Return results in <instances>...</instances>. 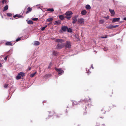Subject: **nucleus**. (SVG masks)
<instances>
[{"label":"nucleus","instance_id":"nucleus-1","mask_svg":"<svg viewBox=\"0 0 126 126\" xmlns=\"http://www.w3.org/2000/svg\"><path fill=\"white\" fill-rule=\"evenodd\" d=\"M71 42L69 41H66L65 44H64V47L65 49H70L71 48Z\"/></svg>","mask_w":126,"mask_h":126},{"label":"nucleus","instance_id":"nucleus-2","mask_svg":"<svg viewBox=\"0 0 126 126\" xmlns=\"http://www.w3.org/2000/svg\"><path fill=\"white\" fill-rule=\"evenodd\" d=\"M73 13L71 11L66 12L65 13V15H66L65 17L67 19L70 20L71 17V15Z\"/></svg>","mask_w":126,"mask_h":126},{"label":"nucleus","instance_id":"nucleus-3","mask_svg":"<svg viewBox=\"0 0 126 126\" xmlns=\"http://www.w3.org/2000/svg\"><path fill=\"white\" fill-rule=\"evenodd\" d=\"M64 46V44L62 43L61 44H58L56 47V49H60L62 48Z\"/></svg>","mask_w":126,"mask_h":126},{"label":"nucleus","instance_id":"nucleus-4","mask_svg":"<svg viewBox=\"0 0 126 126\" xmlns=\"http://www.w3.org/2000/svg\"><path fill=\"white\" fill-rule=\"evenodd\" d=\"M55 70L58 73V74L60 75H61L63 73L64 71L60 68H57L56 67L55 68Z\"/></svg>","mask_w":126,"mask_h":126},{"label":"nucleus","instance_id":"nucleus-5","mask_svg":"<svg viewBox=\"0 0 126 126\" xmlns=\"http://www.w3.org/2000/svg\"><path fill=\"white\" fill-rule=\"evenodd\" d=\"M78 22L79 24H83L84 23V19L82 18L78 19Z\"/></svg>","mask_w":126,"mask_h":126},{"label":"nucleus","instance_id":"nucleus-6","mask_svg":"<svg viewBox=\"0 0 126 126\" xmlns=\"http://www.w3.org/2000/svg\"><path fill=\"white\" fill-rule=\"evenodd\" d=\"M120 18L118 17L117 18H113L112 21V23H113L116 22H118L120 19Z\"/></svg>","mask_w":126,"mask_h":126},{"label":"nucleus","instance_id":"nucleus-7","mask_svg":"<svg viewBox=\"0 0 126 126\" xmlns=\"http://www.w3.org/2000/svg\"><path fill=\"white\" fill-rule=\"evenodd\" d=\"M64 40L62 39H56L55 40V42H60V43H62L64 42Z\"/></svg>","mask_w":126,"mask_h":126},{"label":"nucleus","instance_id":"nucleus-8","mask_svg":"<svg viewBox=\"0 0 126 126\" xmlns=\"http://www.w3.org/2000/svg\"><path fill=\"white\" fill-rule=\"evenodd\" d=\"M77 16H75L72 18V19L73 20L72 22V23L73 24H75L77 22Z\"/></svg>","mask_w":126,"mask_h":126},{"label":"nucleus","instance_id":"nucleus-9","mask_svg":"<svg viewBox=\"0 0 126 126\" xmlns=\"http://www.w3.org/2000/svg\"><path fill=\"white\" fill-rule=\"evenodd\" d=\"M109 11L110 12L112 16H113L115 14V12L113 10H112L111 9H109Z\"/></svg>","mask_w":126,"mask_h":126},{"label":"nucleus","instance_id":"nucleus-10","mask_svg":"<svg viewBox=\"0 0 126 126\" xmlns=\"http://www.w3.org/2000/svg\"><path fill=\"white\" fill-rule=\"evenodd\" d=\"M68 27L65 26H62L61 27V29L64 32L66 31Z\"/></svg>","mask_w":126,"mask_h":126},{"label":"nucleus","instance_id":"nucleus-11","mask_svg":"<svg viewBox=\"0 0 126 126\" xmlns=\"http://www.w3.org/2000/svg\"><path fill=\"white\" fill-rule=\"evenodd\" d=\"M32 9L30 7H28L27 8V11L26 12V14H27L29 13L30 12H31L32 10Z\"/></svg>","mask_w":126,"mask_h":126},{"label":"nucleus","instance_id":"nucleus-12","mask_svg":"<svg viewBox=\"0 0 126 126\" xmlns=\"http://www.w3.org/2000/svg\"><path fill=\"white\" fill-rule=\"evenodd\" d=\"M18 75H20V76H21L22 77H24L25 76V73L22 72L19 73L18 74Z\"/></svg>","mask_w":126,"mask_h":126},{"label":"nucleus","instance_id":"nucleus-13","mask_svg":"<svg viewBox=\"0 0 126 126\" xmlns=\"http://www.w3.org/2000/svg\"><path fill=\"white\" fill-rule=\"evenodd\" d=\"M14 18H15L16 17H18V18L23 17V16L22 15H19L16 14L13 16Z\"/></svg>","mask_w":126,"mask_h":126},{"label":"nucleus","instance_id":"nucleus-14","mask_svg":"<svg viewBox=\"0 0 126 126\" xmlns=\"http://www.w3.org/2000/svg\"><path fill=\"white\" fill-rule=\"evenodd\" d=\"M5 45H6L7 46H12L14 45V44H12V43L11 42H6L5 43Z\"/></svg>","mask_w":126,"mask_h":126},{"label":"nucleus","instance_id":"nucleus-15","mask_svg":"<svg viewBox=\"0 0 126 126\" xmlns=\"http://www.w3.org/2000/svg\"><path fill=\"white\" fill-rule=\"evenodd\" d=\"M61 24V22L60 21H55V24L56 25H58Z\"/></svg>","mask_w":126,"mask_h":126},{"label":"nucleus","instance_id":"nucleus-16","mask_svg":"<svg viewBox=\"0 0 126 126\" xmlns=\"http://www.w3.org/2000/svg\"><path fill=\"white\" fill-rule=\"evenodd\" d=\"M40 44V43L38 41H35L33 45L35 46H38Z\"/></svg>","mask_w":126,"mask_h":126},{"label":"nucleus","instance_id":"nucleus-17","mask_svg":"<svg viewBox=\"0 0 126 126\" xmlns=\"http://www.w3.org/2000/svg\"><path fill=\"white\" fill-rule=\"evenodd\" d=\"M86 11L85 10L82 11L81 13V14L82 15H86Z\"/></svg>","mask_w":126,"mask_h":126},{"label":"nucleus","instance_id":"nucleus-18","mask_svg":"<svg viewBox=\"0 0 126 126\" xmlns=\"http://www.w3.org/2000/svg\"><path fill=\"white\" fill-rule=\"evenodd\" d=\"M59 17L60 19L61 20H63L64 18V16L62 15H59Z\"/></svg>","mask_w":126,"mask_h":126},{"label":"nucleus","instance_id":"nucleus-19","mask_svg":"<svg viewBox=\"0 0 126 126\" xmlns=\"http://www.w3.org/2000/svg\"><path fill=\"white\" fill-rule=\"evenodd\" d=\"M58 54V53L57 52L55 51H53V54L55 56H56Z\"/></svg>","mask_w":126,"mask_h":126},{"label":"nucleus","instance_id":"nucleus-20","mask_svg":"<svg viewBox=\"0 0 126 126\" xmlns=\"http://www.w3.org/2000/svg\"><path fill=\"white\" fill-rule=\"evenodd\" d=\"M8 9V6L7 5H6L4 7L3 10V11H4Z\"/></svg>","mask_w":126,"mask_h":126},{"label":"nucleus","instance_id":"nucleus-21","mask_svg":"<svg viewBox=\"0 0 126 126\" xmlns=\"http://www.w3.org/2000/svg\"><path fill=\"white\" fill-rule=\"evenodd\" d=\"M86 8L87 9H91V7L88 4H87L86 6Z\"/></svg>","mask_w":126,"mask_h":126},{"label":"nucleus","instance_id":"nucleus-22","mask_svg":"<svg viewBox=\"0 0 126 126\" xmlns=\"http://www.w3.org/2000/svg\"><path fill=\"white\" fill-rule=\"evenodd\" d=\"M90 100V98L89 100H87L86 99H85L83 100H81L80 101L82 102V101H83L84 102H88L89 101V100Z\"/></svg>","mask_w":126,"mask_h":126},{"label":"nucleus","instance_id":"nucleus-23","mask_svg":"<svg viewBox=\"0 0 126 126\" xmlns=\"http://www.w3.org/2000/svg\"><path fill=\"white\" fill-rule=\"evenodd\" d=\"M28 24H33V22L31 20H29L27 22Z\"/></svg>","mask_w":126,"mask_h":126},{"label":"nucleus","instance_id":"nucleus-24","mask_svg":"<svg viewBox=\"0 0 126 126\" xmlns=\"http://www.w3.org/2000/svg\"><path fill=\"white\" fill-rule=\"evenodd\" d=\"M21 76L19 75H18L16 77V79L17 80H18L21 78Z\"/></svg>","mask_w":126,"mask_h":126},{"label":"nucleus","instance_id":"nucleus-25","mask_svg":"<svg viewBox=\"0 0 126 126\" xmlns=\"http://www.w3.org/2000/svg\"><path fill=\"white\" fill-rule=\"evenodd\" d=\"M53 20V18L51 17L47 19V21L48 22H50L52 21Z\"/></svg>","mask_w":126,"mask_h":126},{"label":"nucleus","instance_id":"nucleus-26","mask_svg":"<svg viewBox=\"0 0 126 126\" xmlns=\"http://www.w3.org/2000/svg\"><path fill=\"white\" fill-rule=\"evenodd\" d=\"M104 21L103 20L101 19L99 21V24H102L104 22Z\"/></svg>","mask_w":126,"mask_h":126},{"label":"nucleus","instance_id":"nucleus-27","mask_svg":"<svg viewBox=\"0 0 126 126\" xmlns=\"http://www.w3.org/2000/svg\"><path fill=\"white\" fill-rule=\"evenodd\" d=\"M37 72H35L33 73L32 74L30 75V77H33L35 75L36 73Z\"/></svg>","mask_w":126,"mask_h":126},{"label":"nucleus","instance_id":"nucleus-28","mask_svg":"<svg viewBox=\"0 0 126 126\" xmlns=\"http://www.w3.org/2000/svg\"><path fill=\"white\" fill-rule=\"evenodd\" d=\"M47 11H49L53 12L54 10L53 8H48L47 9Z\"/></svg>","mask_w":126,"mask_h":126},{"label":"nucleus","instance_id":"nucleus-29","mask_svg":"<svg viewBox=\"0 0 126 126\" xmlns=\"http://www.w3.org/2000/svg\"><path fill=\"white\" fill-rule=\"evenodd\" d=\"M67 31L68 32H72V30L71 28H68L67 29Z\"/></svg>","mask_w":126,"mask_h":126},{"label":"nucleus","instance_id":"nucleus-30","mask_svg":"<svg viewBox=\"0 0 126 126\" xmlns=\"http://www.w3.org/2000/svg\"><path fill=\"white\" fill-rule=\"evenodd\" d=\"M7 15L9 16H12V14L11 13H7Z\"/></svg>","mask_w":126,"mask_h":126},{"label":"nucleus","instance_id":"nucleus-31","mask_svg":"<svg viewBox=\"0 0 126 126\" xmlns=\"http://www.w3.org/2000/svg\"><path fill=\"white\" fill-rule=\"evenodd\" d=\"M52 65V63H50L49 64V66H48V68H50L51 67Z\"/></svg>","mask_w":126,"mask_h":126},{"label":"nucleus","instance_id":"nucleus-32","mask_svg":"<svg viewBox=\"0 0 126 126\" xmlns=\"http://www.w3.org/2000/svg\"><path fill=\"white\" fill-rule=\"evenodd\" d=\"M47 25H46V26H45L43 27L41 29V31H44L45 29V28L47 27Z\"/></svg>","mask_w":126,"mask_h":126},{"label":"nucleus","instance_id":"nucleus-33","mask_svg":"<svg viewBox=\"0 0 126 126\" xmlns=\"http://www.w3.org/2000/svg\"><path fill=\"white\" fill-rule=\"evenodd\" d=\"M112 27H113V25L107 27V28L109 29H111L113 28H112Z\"/></svg>","mask_w":126,"mask_h":126},{"label":"nucleus","instance_id":"nucleus-34","mask_svg":"<svg viewBox=\"0 0 126 126\" xmlns=\"http://www.w3.org/2000/svg\"><path fill=\"white\" fill-rule=\"evenodd\" d=\"M103 17L106 18V19L107 20V19H109V16H108L106 17V16Z\"/></svg>","mask_w":126,"mask_h":126},{"label":"nucleus","instance_id":"nucleus-35","mask_svg":"<svg viewBox=\"0 0 126 126\" xmlns=\"http://www.w3.org/2000/svg\"><path fill=\"white\" fill-rule=\"evenodd\" d=\"M6 2V0H3L2 1V4H4Z\"/></svg>","mask_w":126,"mask_h":126},{"label":"nucleus","instance_id":"nucleus-36","mask_svg":"<svg viewBox=\"0 0 126 126\" xmlns=\"http://www.w3.org/2000/svg\"><path fill=\"white\" fill-rule=\"evenodd\" d=\"M32 19L35 21H37L38 19V18H33Z\"/></svg>","mask_w":126,"mask_h":126},{"label":"nucleus","instance_id":"nucleus-37","mask_svg":"<svg viewBox=\"0 0 126 126\" xmlns=\"http://www.w3.org/2000/svg\"><path fill=\"white\" fill-rule=\"evenodd\" d=\"M8 84H5L4 86V88H7V87L8 86Z\"/></svg>","mask_w":126,"mask_h":126},{"label":"nucleus","instance_id":"nucleus-38","mask_svg":"<svg viewBox=\"0 0 126 126\" xmlns=\"http://www.w3.org/2000/svg\"><path fill=\"white\" fill-rule=\"evenodd\" d=\"M119 26V25H116L115 26H113V27H112V28H114L117 27H118V26Z\"/></svg>","mask_w":126,"mask_h":126},{"label":"nucleus","instance_id":"nucleus-39","mask_svg":"<svg viewBox=\"0 0 126 126\" xmlns=\"http://www.w3.org/2000/svg\"><path fill=\"white\" fill-rule=\"evenodd\" d=\"M107 35H106L105 37H104L103 36H102L101 37V38H107Z\"/></svg>","mask_w":126,"mask_h":126},{"label":"nucleus","instance_id":"nucleus-40","mask_svg":"<svg viewBox=\"0 0 126 126\" xmlns=\"http://www.w3.org/2000/svg\"><path fill=\"white\" fill-rule=\"evenodd\" d=\"M21 39L20 38H18L16 40V42H17L19 41Z\"/></svg>","mask_w":126,"mask_h":126},{"label":"nucleus","instance_id":"nucleus-41","mask_svg":"<svg viewBox=\"0 0 126 126\" xmlns=\"http://www.w3.org/2000/svg\"><path fill=\"white\" fill-rule=\"evenodd\" d=\"M8 55L7 56H6V57L4 59V60H6L8 58Z\"/></svg>","mask_w":126,"mask_h":126},{"label":"nucleus","instance_id":"nucleus-42","mask_svg":"<svg viewBox=\"0 0 126 126\" xmlns=\"http://www.w3.org/2000/svg\"><path fill=\"white\" fill-rule=\"evenodd\" d=\"M123 20H126V17H124V18H123Z\"/></svg>","mask_w":126,"mask_h":126},{"label":"nucleus","instance_id":"nucleus-43","mask_svg":"<svg viewBox=\"0 0 126 126\" xmlns=\"http://www.w3.org/2000/svg\"><path fill=\"white\" fill-rule=\"evenodd\" d=\"M2 64H1V63H0V67H2Z\"/></svg>","mask_w":126,"mask_h":126},{"label":"nucleus","instance_id":"nucleus-44","mask_svg":"<svg viewBox=\"0 0 126 126\" xmlns=\"http://www.w3.org/2000/svg\"><path fill=\"white\" fill-rule=\"evenodd\" d=\"M31 67H29L28 69V70H31Z\"/></svg>","mask_w":126,"mask_h":126},{"label":"nucleus","instance_id":"nucleus-45","mask_svg":"<svg viewBox=\"0 0 126 126\" xmlns=\"http://www.w3.org/2000/svg\"><path fill=\"white\" fill-rule=\"evenodd\" d=\"M92 68L93 69H94V68L93 67V66H92Z\"/></svg>","mask_w":126,"mask_h":126},{"label":"nucleus","instance_id":"nucleus-46","mask_svg":"<svg viewBox=\"0 0 126 126\" xmlns=\"http://www.w3.org/2000/svg\"><path fill=\"white\" fill-rule=\"evenodd\" d=\"M10 19H13L12 18H10Z\"/></svg>","mask_w":126,"mask_h":126}]
</instances>
